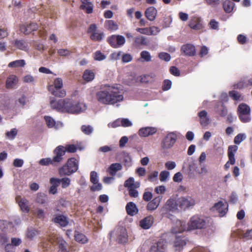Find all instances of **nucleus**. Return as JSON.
Here are the masks:
<instances>
[{
	"mask_svg": "<svg viewBox=\"0 0 252 252\" xmlns=\"http://www.w3.org/2000/svg\"><path fill=\"white\" fill-rule=\"evenodd\" d=\"M96 98L100 103L114 105L123 101L124 96L120 85H105L102 86L100 90L96 93Z\"/></svg>",
	"mask_w": 252,
	"mask_h": 252,
	"instance_id": "obj_1",
	"label": "nucleus"
},
{
	"mask_svg": "<svg viewBox=\"0 0 252 252\" xmlns=\"http://www.w3.org/2000/svg\"><path fill=\"white\" fill-rule=\"evenodd\" d=\"M50 105L52 109L58 112L73 114L82 113L87 108L85 103L74 102L68 98L56 100L54 97H52L51 98Z\"/></svg>",
	"mask_w": 252,
	"mask_h": 252,
	"instance_id": "obj_2",
	"label": "nucleus"
},
{
	"mask_svg": "<svg viewBox=\"0 0 252 252\" xmlns=\"http://www.w3.org/2000/svg\"><path fill=\"white\" fill-rule=\"evenodd\" d=\"M210 219L202 216L194 215L191 217L188 223L187 230L189 231L204 229L209 226Z\"/></svg>",
	"mask_w": 252,
	"mask_h": 252,
	"instance_id": "obj_3",
	"label": "nucleus"
},
{
	"mask_svg": "<svg viewBox=\"0 0 252 252\" xmlns=\"http://www.w3.org/2000/svg\"><path fill=\"white\" fill-rule=\"evenodd\" d=\"M79 168L78 161L75 158H69L67 162L59 169L60 176H70L76 172Z\"/></svg>",
	"mask_w": 252,
	"mask_h": 252,
	"instance_id": "obj_4",
	"label": "nucleus"
},
{
	"mask_svg": "<svg viewBox=\"0 0 252 252\" xmlns=\"http://www.w3.org/2000/svg\"><path fill=\"white\" fill-rule=\"evenodd\" d=\"M237 114L239 120L243 123H248L252 121L251 108L246 103H242L238 105Z\"/></svg>",
	"mask_w": 252,
	"mask_h": 252,
	"instance_id": "obj_5",
	"label": "nucleus"
},
{
	"mask_svg": "<svg viewBox=\"0 0 252 252\" xmlns=\"http://www.w3.org/2000/svg\"><path fill=\"white\" fill-rule=\"evenodd\" d=\"M63 86V80L61 78H57L54 81V85L48 87V90L55 96L63 97L66 95V91L62 89Z\"/></svg>",
	"mask_w": 252,
	"mask_h": 252,
	"instance_id": "obj_6",
	"label": "nucleus"
},
{
	"mask_svg": "<svg viewBox=\"0 0 252 252\" xmlns=\"http://www.w3.org/2000/svg\"><path fill=\"white\" fill-rule=\"evenodd\" d=\"M119 243L124 244L127 241L128 235L126 229L124 227L119 226L110 233Z\"/></svg>",
	"mask_w": 252,
	"mask_h": 252,
	"instance_id": "obj_7",
	"label": "nucleus"
},
{
	"mask_svg": "<svg viewBox=\"0 0 252 252\" xmlns=\"http://www.w3.org/2000/svg\"><path fill=\"white\" fill-rule=\"evenodd\" d=\"M195 204L194 199L190 196L182 197L177 200V205L180 210H186L192 208Z\"/></svg>",
	"mask_w": 252,
	"mask_h": 252,
	"instance_id": "obj_8",
	"label": "nucleus"
},
{
	"mask_svg": "<svg viewBox=\"0 0 252 252\" xmlns=\"http://www.w3.org/2000/svg\"><path fill=\"white\" fill-rule=\"evenodd\" d=\"M56 213L53 215L52 221L55 223L58 224L62 227L67 226L69 223L68 218L66 216L63 215L60 212H59L58 209H56Z\"/></svg>",
	"mask_w": 252,
	"mask_h": 252,
	"instance_id": "obj_9",
	"label": "nucleus"
},
{
	"mask_svg": "<svg viewBox=\"0 0 252 252\" xmlns=\"http://www.w3.org/2000/svg\"><path fill=\"white\" fill-rule=\"evenodd\" d=\"M177 135L173 132L168 133L162 139L161 147L164 149L172 148L177 140Z\"/></svg>",
	"mask_w": 252,
	"mask_h": 252,
	"instance_id": "obj_10",
	"label": "nucleus"
},
{
	"mask_svg": "<svg viewBox=\"0 0 252 252\" xmlns=\"http://www.w3.org/2000/svg\"><path fill=\"white\" fill-rule=\"evenodd\" d=\"M64 147L62 145L57 146L53 151L54 156L52 158L56 166H58L63 159V156L65 154Z\"/></svg>",
	"mask_w": 252,
	"mask_h": 252,
	"instance_id": "obj_11",
	"label": "nucleus"
},
{
	"mask_svg": "<svg viewBox=\"0 0 252 252\" xmlns=\"http://www.w3.org/2000/svg\"><path fill=\"white\" fill-rule=\"evenodd\" d=\"M28 99L26 96L24 94H22L18 97L15 101V104L11 106H7V109L13 110V111L17 112L19 111V108H24L28 102Z\"/></svg>",
	"mask_w": 252,
	"mask_h": 252,
	"instance_id": "obj_12",
	"label": "nucleus"
},
{
	"mask_svg": "<svg viewBox=\"0 0 252 252\" xmlns=\"http://www.w3.org/2000/svg\"><path fill=\"white\" fill-rule=\"evenodd\" d=\"M228 205L227 202L219 201L215 203L212 208L213 211H216L219 214V216L222 217L225 215L228 211Z\"/></svg>",
	"mask_w": 252,
	"mask_h": 252,
	"instance_id": "obj_13",
	"label": "nucleus"
},
{
	"mask_svg": "<svg viewBox=\"0 0 252 252\" xmlns=\"http://www.w3.org/2000/svg\"><path fill=\"white\" fill-rule=\"evenodd\" d=\"M150 44V40L146 37L138 35L133 38L132 45L136 48H142Z\"/></svg>",
	"mask_w": 252,
	"mask_h": 252,
	"instance_id": "obj_14",
	"label": "nucleus"
},
{
	"mask_svg": "<svg viewBox=\"0 0 252 252\" xmlns=\"http://www.w3.org/2000/svg\"><path fill=\"white\" fill-rule=\"evenodd\" d=\"M97 27L95 24L90 26L88 32L91 33L90 38L94 41H100L102 39L104 34L103 32L98 33L96 32Z\"/></svg>",
	"mask_w": 252,
	"mask_h": 252,
	"instance_id": "obj_15",
	"label": "nucleus"
},
{
	"mask_svg": "<svg viewBox=\"0 0 252 252\" xmlns=\"http://www.w3.org/2000/svg\"><path fill=\"white\" fill-rule=\"evenodd\" d=\"M198 121L203 127L207 126L210 123V119L206 110H201L198 112Z\"/></svg>",
	"mask_w": 252,
	"mask_h": 252,
	"instance_id": "obj_16",
	"label": "nucleus"
},
{
	"mask_svg": "<svg viewBox=\"0 0 252 252\" xmlns=\"http://www.w3.org/2000/svg\"><path fill=\"white\" fill-rule=\"evenodd\" d=\"M38 28V25L36 23L32 22L29 24H25L22 25L20 27V30L25 34H29L32 32L37 30Z\"/></svg>",
	"mask_w": 252,
	"mask_h": 252,
	"instance_id": "obj_17",
	"label": "nucleus"
},
{
	"mask_svg": "<svg viewBox=\"0 0 252 252\" xmlns=\"http://www.w3.org/2000/svg\"><path fill=\"white\" fill-rule=\"evenodd\" d=\"M166 247V242L160 240L151 246L150 252H165Z\"/></svg>",
	"mask_w": 252,
	"mask_h": 252,
	"instance_id": "obj_18",
	"label": "nucleus"
},
{
	"mask_svg": "<svg viewBox=\"0 0 252 252\" xmlns=\"http://www.w3.org/2000/svg\"><path fill=\"white\" fill-rule=\"evenodd\" d=\"M188 242L187 238L184 236H176L174 244L175 250L180 251Z\"/></svg>",
	"mask_w": 252,
	"mask_h": 252,
	"instance_id": "obj_19",
	"label": "nucleus"
},
{
	"mask_svg": "<svg viewBox=\"0 0 252 252\" xmlns=\"http://www.w3.org/2000/svg\"><path fill=\"white\" fill-rule=\"evenodd\" d=\"M157 131L154 127H144L141 128L138 131V134L140 137H148L154 134Z\"/></svg>",
	"mask_w": 252,
	"mask_h": 252,
	"instance_id": "obj_20",
	"label": "nucleus"
},
{
	"mask_svg": "<svg viewBox=\"0 0 252 252\" xmlns=\"http://www.w3.org/2000/svg\"><path fill=\"white\" fill-rule=\"evenodd\" d=\"M154 217L151 216H148L139 222V225L141 228L144 229H149L154 223Z\"/></svg>",
	"mask_w": 252,
	"mask_h": 252,
	"instance_id": "obj_21",
	"label": "nucleus"
},
{
	"mask_svg": "<svg viewBox=\"0 0 252 252\" xmlns=\"http://www.w3.org/2000/svg\"><path fill=\"white\" fill-rule=\"evenodd\" d=\"M181 50L186 55L188 56H193L196 53L195 46L191 44L183 45Z\"/></svg>",
	"mask_w": 252,
	"mask_h": 252,
	"instance_id": "obj_22",
	"label": "nucleus"
},
{
	"mask_svg": "<svg viewBox=\"0 0 252 252\" xmlns=\"http://www.w3.org/2000/svg\"><path fill=\"white\" fill-rule=\"evenodd\" d=\"M158 11L154 6H150L147 8L145 11V16L147 19L150 21L155 20L157 15Z\"/></svg>",
	"mask_w": 252,
	"mask_h": 252,
	"instance_id": "obj_23",
	"label": "nucleus"
},
{
	"mask_svg": "<svg viewBox=\"0 0 252 252\" xmlns=\"http://www.w3.org/2000/svg\"><path fill=\"white\" fill-rule=\"evenodd\" d=\"M161 199V197L160 196L155 197L148 203L146 207L147 210L150 211L155 210L159 206Z\"/></svg>",
	"mask_w": 252,
	"mask_h": 252,
	"instance_id": "obj_24",
	"label": "nucleus"
},
{
	"mask_svg": "<svg viewBox=\"0 0 252 252\" xmlns=\"http://www.w3.org/2000/svg\"><path fill=\"white\" fill-rule=\"evenodd\" d=\"M249 86L252 87V79L248 76H245L236 85V88L239 89Z\"/></svg>",
	"mask_w": 252,
	"mask_h": 252,
	"instance_id": "obj_25",
	"label": "nucleus"
},
{
	"mask_svg": "<svg viewBox=\"0 0 252 252\" xmlns=\"http://www.w3.org/2000/svg\"><path fill=\"white\" fill-rule=\"evenodd\" d=\"M126 209L127 214L130 216H133L138 213V209L136 205L132 202L127 203Z\"/></svg>",
	"mask_w": 252,
	"mask_h": 252,
	"instance_id": "obj_26",
	"label": "nucleus"
},
{
	"mask_svg": "<svg viewBox=\"0 0 252 252\" xmlns=\"http://www.w3.org/2000/svg\"><path fill=\"white\" fill-rule=\"evenodd\" d=\"M82 4L80 5V8L85 10L87 13L90 14L93 11V4L90 1V0H81Z\"/></svg>",
	"mask_w": 252,
	"mask_h": 252,
	"instance_id": "obj_27",
	"label": "nucleus"
},
{
	"mask_svg": "<svg viewBox=\"0 0 252 252\" xmlns=\"http://www.w3.org/2000/svg\"><path fill=\"white\" fill-rule=\"evenodd\" d=\"M189 160L188 174L190 177L194 176V173H196L198 166L195 162L192 159H189Z\"/></svg>",
	"mask_w": 252,
	"mask_h": 252,
	"instance_id": "obj_28",
	"label": "nucleus"
},
{
	"mask_svg": "<svg viewBox=\"0 0 252 252\" xmlns=\"http://www.w3.org/2000/svg\"><path fill=\"white\" fill-rule=\"evenodd\" d=\"M186 229V224L184 221L180 220H177L176 225L172 229V232L173 233L177 234L181 233Z\"/></svg>",
	"mask_w": 252,
	"mask_h": 252,
	"instance_id": "obj_29",
	"label": "nucleus"
},
{
	"mask_svg": "<svg viewBox=\"0 0 252 252\" xmlns=\"http://www.w3.org/2000/svg\"><path fill=\"white\" fill-rule=\"evenodd\" d=\"M18 82V78L14 75H10L7 78L6 87L7 89L14 88Z\"/></svg>",
	"mask_w": 252,
	"mask_h": 252,
	"instance_id": "obj_30",
	"label": "nucleus"
},
{
	"mask_svg": "<svg viewBox=\"0 0 252 252\" xmlns=\"http://www.w3.org/2000/svg\"><path fill=\"white\" fill-rule=\"evenodd\" d=\"M13 44L15 47L21 50L27 51L29 49L28 43L23 39H16Z\"/></svg>",
	"mask_w": 252,
	"mask_h": 252,
	"instance_id": "obj_31",
	"label": "nucleus"
},
{
	"mask_svg": "<svg viewBox=\"0 0 252 252\" xmlns=\"http://www.w3.org/2000/svg\"><path fill=\"white\" fill-rule=\"evenodd\" d=\"M124 186L127 189L131 188H139L140 183L138 182H135L133 177H129L124 183Z\"/></svg>",
	"mask_w": 252,
	"mask_h": 252,
	"instance_id": "obj_32",
	"label": "nucleus"
},
{
	"mask_svg": "<svg viewBox=\"0 0 252 252\" xmlns=\"http://www.w3.org/2000/svg\"><path fill=\"white\" fill-rule=\"evenodd\" d=\"M122 169V165L119 163H112L110 165L108 172L112 176H115L118 171Z\"/></svg>",
	"mask_w": 252,
	"mask_h": 252,
	"instance_id": "obj_33",
	"label": "nucleus"
},
{
	"mask_svg": "<svg viewBox=\"0 0 252 252\" xmlns=\"http://www.w3.org/2000/svg\"><path fill=\"white\" fill-rule=\"evenodd\" d=\"M167 208L169 210L174 212L179 209V206L177 205V200L175 201L172 199H169L166 202Z\"/></svg>",
	"mask_w": 252,
	"mask_h": 252,
	"instance_id": "obj_34",
	"label": "nucleus"
},
{
	"mask_svg": "<svg viewBox=\"0 0 252 252\" xmlns=\"http://www.w3.org/2000/svg\"><path fill=\"white\" fill-rule=\"evenodd\" d=\"M189 26L191 29L195 30H200L202 27V24L200 23V21L196 18L191 20L189 22Z\"/></svg>",
	"mask_w": 252,
	"mask_h": 252,
	"instance_id": "obj_35",
	"label": "nucleus"
},
{
	"mask_svg": "<svg viewBox=\"0 0 252 252\" xmlns=\"http://www.w3.org/2000/svg\"><path fill=\"white\" fill-rule=\"evenodd\" d=\"M215 108L216 109L217 112L220 117H223L226 116L227 114V108L223 103H222L220 106H216Z\"/></svg>",
	"mask_w": 252,
	"mask_h": 252,
	"instance_id": "obj_36",
	"label": "nucleus"
},
{
	"mask_svg": "<svg viewBox=\"0 0 252 252\" xmlns=\"http://www.w3.org/2000/svg\"><path fill=\"white\" fill-rule=\"evenodd\" d=\"M94 73L89 69L86 70L83 75V78L87 82L92 81L94 78Z\"/></svg>",
	"mask_w": 252,
	"mask_h": 252,
	"instance_id": "obj_37",
	"label": "nucleus"
},
{
	"mask_svg": "<svg viewBox=\"0 0 252 252\" xmlns=\"http://www.w3.org/2000/svg\"><path fill=\"white\" fill-rule=\"evenodd\" d=\"M59 246V252H68L67 244L63 239H59L58 241Z\"/></svg>",
	"mask_w": 252,
	"mask_h": 252,
	"instance_id": "obj_38",
	"label": "nucleus"
},
{
	"mask_svg": "<svg viewBox=\"0 0 252 252\" xmlns=\"http://www.w3.org/2000/svg\"><path fill=\"white\" fill-rule=\"evenodd\" d=\"M75 240L82 244H85L88 242V239L86 236L82 233L75 231Z\"/></svg>",
	"mask_w": 252,
	"mask_h": 252,
	"instance_id": "obj_39",
	"label": "nucleus"
},
{
	"mask_svg": "<svg viewBox=\"0 0 252 252\" xmlns=\"http://www.w3.org/2000/svg\"><path fill=\"white\" fill-rule=\"evenodd\" d=\"M18 134V130L16 128H13L5 133V136L7 139L10 140H13Z\"/></svg>",
	"mask_w": 252,
	"mask_h": 252,
	"instance_id": "obj_40",
	"label": "nucleus"
},
{
	"mask_svg": "<svg viewBox=\"0 0 252 252\" xmlns=\"http://www.w3.org/2000/svg\"><path fill=\"white\" fill-rule=\"evenodd\" d=\"M235 6V3L230 1H226L223 3V8L224 11L227 13H230L232 12Z\"/></svg>",
	"mask_w": 252,
	"mask_h": 252,
	"instance_id": "obj_41",
	"label": "nucleus"
},
{
	"mask_svg": "<svg viewBox=\"0 0 252 252\" xmlns=\"http://www.w3.org/2000/svg\"><path fill=\"white\" fill-rule=\"evenodd\" d=\"M26 64L24 60H18L10 62L8 66L9 67H24Z\"/></svg>",
	"mask_w": 252,
	"mask_h": 252,
	"instance_id": "obj_42",
	"label": "nucleus"
},
{
	"mask_svg": "<svg viewBox=\"0 0 252 252\" xmlns=\"http://www.w3.org/2000/svg\"><path fill=\"white\" fill-rule=\"evenodd\" d=\"M19 205L23 212H29V209L28 207V201L26 199H21L19 202Z\"/></svg>",
	"mask_w": 252,
	"mask_h": 252,
	"instance_id": "obj_43",
	"label": "nucleus"
},
{
	"mask_svg": "<svg viewBox=\"0 0 252 252\" xmlns=\"http://www.w3.org/2000/svg\"><path fill=\"white\" fill-rule=\"evenodd\" d=\"M39 164L42 166H48L49 165H52L53 166H56L53 159L50 158H44L41 159L39 161Z\"/></svg>",
	"mask_w": 252,
	"mask_h": 252,
	"instance_id": "obj_44",
	"label": "nucleus"
},
{
	"mask_svg": "<svg viewBox=\"0 0 252 252\" xmlns=\"http://www.w3.org/2000/svg\"><path fill=\"white\" fill-rule=\"evenodd\" d=\"M170 173L169 172L164 170L161 171L159 175V180L161 182H164L167 181L169 178Z\"/></svg>",
	"mask_w": 252,
	"mask_h": 252,
	"instance_id": "obj_45",
	"label": "nucleus"
},
{
	"mask_svg": "<svg viewBox=\"0 0 252 252\" xmlns=\"http://www.w3.org/2000/svg\"><path fill=\"white\" fill-rule=\"evenodd\" d=\"M246 137V135L245 133H239L235 137L234 142L235 144L239 145L245 140Z\"/></svg>",
	"mask_w": 252,
	"mask_h": 252,
	"instance_id": "obj_46",
	"label": "nucleus"
},
{
	"mask_svg": "<svg viewBox=\"0 0 252 252\" xmlns=\"http://www.w3.org/2000/svg\"><path fill=\"white\" fill-rule=\"evenodd\" d=\"M44 119L48 127L52 128L55 127L56 128V122L52 117L50 116H45Z\"/></svg>",
	"mask_w": 252,
	"mask_h": 252,
	"instance_id": "obj_47",
	"label": "nucleus"
},
{
	"mask_svg": "<svg viewBox=\"0 0 252 252\" xmlns=\"http://www.w3.org/2000/svg\"><path fill=\"white\" fill-rule=\"evenodd\" d=\"M107 28L112 31H116L118 29L117 24L113 20H108L106 22Z\"/></svg>",
	"mask_w": 252,
	"mask_h": 252,
	"instance_id": "obj_48",
	"label": "nucleus"
},
{
	"mask_svg": "<svg viewBox=\"0 0 252 252\" xmlns=\"http://www.w3.org/2000/svg\"><path fill=\"white\" fill-rule=\"evenodd\" d=\"M38 234L36 230L33 228H29L26 232V236L30 239H33Z\"/></svg>",
	"mask_w": 252,
	"mask_h": 252,
	"instance_id": "obj_49",
	"label": "nucleus"
},
{
	"mask_svg": "<svg viewBox=\"0 0 252 252\" xmlns=\"http://www.w3.org/2000/svg\"><path fill=\"white\" fill-rule=\"evenodd\" d=\"M140 56L144 61L148 62L151 61L152 57L148 51H142L140 53Z\"/></svg>",
	"mask_w": 252,
	"mask_h": 252,
	"instance_id": "obj_50",
	"label": "nucleus"
},
{
	"mask_svg": "<svg viewBox=\"0 0 252 252\" xmlns=\"http://www.w3.org/2000/svg\"><path fill=\"white\" fill-rule=\"evenodd\" d=\"M60 184H62V187L63 189H65L69 186L70 185L71 180L68 177H64L62 179H60Z\"/></svg>",
	"mask_w": 252,
	"mask_h": 252,
	"instance_id": "obj_51",
	"label": "nucleus"
},
{
	"mask_svg": "<svg viewBox=\"0 0 252 252\" xmlns=\"http://www.w3.org/2000/svg\"><path fill=\"white\" fill-rule=\"evenodd\" d=\"M94 58L96 61H101L106 59V56L102 53L100 51H96L94 53Z\"/></svg>",
	"mask_w": 252,
	"mask_h": 252,
	"instance_id": "obj_52",
	"label": "nucleus"
},
{
	"mask_svg": "<svg viewBox=\"0 0 252 252\" xmlns=\"http://www.w3.org/2000/svg\"><path fill=\"white\" fill-rule=\"evenodd\" d=\"M81 130L85 134L90 135L93 131V127L90 125H83L81 126Z\"/></svg>",
	"mask_w": 252,
	"mask_h": 252,
	"instance_id": "obj_53",
	"label": "nucleus"
},
{
	"mask_svg": "<svg viewBox=\"0 0 252 252\" xmlns=\"http://www.w3.org/2000/svg\"><path fill=\"white\" fill-rule=\"evenodd\" d=\"M90 181L94 185L98 182V176L95 171H93L91 172Z\"/></svg>",
	"mask_w": 252,
	"mask_h": 252,
	"instance_id": "obj_54",
	"label": "nucleus"
},
{
	"mask_svg": "<svg viewBox=\"0 0 252 252\" xmlns=\"http://www.w3.org/2000/svg\"><path fill=\"white\" fill-rule=\"evenodd\" d=\"M138 188H131L127 189L129 193V195L131 197L136 198L139 195V193L136 189Z\"/></svg>",
	"mask_w": 252,
	"mask_h": 252,
	"instance_id": "obj_55",
	"label": "nucleus"
},
{
	"mask_svg": "<svg viewBox=\"0 0 252 252\" xmlns=\"http://www.w3.org/2000/svg\"><path fill=\"white\" fill-rule=\"evenodd\" d=\"M77 150V147L74 144L67 145L64 147L65 153H75Z\"/></svg>",
	"mask_w": 252,
	"mask_h": 252,
	"instance_id": "obj_56",
	"label": "nucleus"
},
{
	"mask_svg": "<svg viewBox=\"0 0 252 252\" xmlns=\"http://www.w3.org/2000/svg\"><path fill=\"white\" fill-rule=\"evenodd\" d=\"M148 30L149 35H157L160 32L159 29L158 27L155 26H152L151 27L148 28Z\"/></svg>",
	"mask_w": 252,
	"mask_h": 252,
	"instance_id": "obj_57",
	"label": "nucleus"
},
{
	"mask_svg": "<svg viewBox=\"0 0 252 252\" xmlns=\"http://www.w3.org/2000/svg\"><path fill=\"white\" fill-rule=\"evenodd\" d=\"M121 126L123 127H129L132 126V123L127 118L121 119Z\"/></svg>",
	"mask_w": 252,
	"mask_h": 252,
	"instance_id": "obj_58",
	"label": "nucleus"
},
{
	"mask_svg": "<svg viewBox=\"0 0 252 252\" xmlns=\"http://www.w3.org/2000/svg\"><path fill=\"white\" fill-rule=\"evenodd\" d=\"M158 57L165 62H169L171 59L170 55L167 53L161 52L158 54Z\"/></svg>",
	"mask_w": 252,
	"mask_h": 252,
	"instance_id": "obj_59",
	"label": "nucleus"
},
{
	"mask_svg": "<svg viewBox=\"0 0 252 252\" xmlns=\"http://www.w3.org/2000/svg\"><path fill=\"white\" fill-rule=\"evenodd\" d=\"M242 236L247 240H252V228L248 229L243 233Z\"/></svg>",
	"mask_w": 252,
	"mask_h": 252,
	"instance_id": "obj_60",
	"label": "nucleus"
},
{
	"mask_svg": "<svg viewBox=\"0 0 252 252\" xmlns=\"http://www.w3.org/2000/svg\"><path fill=\"white\" fill-rule=\"evenodd\" d=\"M230 96L235 100H239L241 98L240 94L235 91H231L229 92Z\"/></svg>",
	"mask_w": 252,
	"mask_h": 252,
	"instance_id": "obj_61",
	"label": "nucleus"
},
{
	"mask_svg": "<svg viewBox=\"0 0 252 252\" xmlns=\"http://www.w3.org/2000/svg\"><path fill=\"white\" fill-rule=\"evenodd\" d=\"M116 35H113L108 39V42L113 47L117 48V40H116Z\"/></svg>",
	"mask_w": 252,
	"mask_h": 252,
	"instance_id": "obj_62",
	"label": "nucleus"
},
{
	"mask_svg": "<svg viewBox=\"0 0 252 252\" xmlns=\"http://www.w3.org/2000/svg\"><path fill=\"white\" fill-rule=\"evenodd\" d=\"M172 85V82L170 80H165L162 85V90L164 91L169 90Z\"/></svg>",
	"mask_w": 252,
	"mask_h": 252,
	"instance_id": "obj_63",
	"label": "nucleus"
},
{
	"mask_svg": "<svg viewBox=\"0 0 252 252\" xmlns=\"http://www.w3.org/2000/svg\"><path fill=\"white\" fill-rule=\"evenodd\" d=\"M47 197L43 194H38L36 197V201L37 203L43 204L46 201Z\"/></svg>",
	"mask_w": 252,
	"mask_h": 252,
	"instance_id": "obj_64",
	"label": "nucleus"
}]
</instances>
